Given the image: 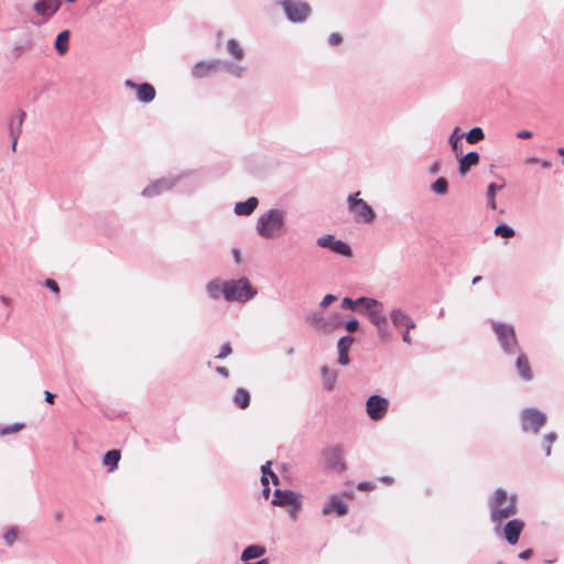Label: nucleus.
Instances as JSON below:
<instances>
[{"instance_id":"f257e3e1","label":"nucleus","mask_w":564,"mask_h":564,"mask_svg":"<svg viewBox=\"0 0 564 564\" xmlns=\"http://www.w3.org/2000/svg\"><path fill=\"white\" fill-rule=\"evenodd\" d=\"M488 506L494 530L497 534H500L503 521L518 513L517 496H508L505 489L497 488L489 498Z\"/></svg>"},{"instance_id":"f03ea898","label":"nucleus","mask_w":564,"mask_h":564,"mask_svg":"<svg viewBox=\"0 0 564 564\" xmlns=\"http://www.w3.org/2000/svg\"><path fill=\"white\" fill-rule=\"evenodd\" d=\"M186 181V192H193L200 186L202 182L194 171H184L176 175H167L150 183L143 191V197H155L172 189L176 184Z\"/></svg>"},{"instance_id":"7ed1b4c3","label":"nucleus","mask_w":564,"mask_h":564,"mask_svg":"<svg viewBox=\"0 0 564 564\" xmlns=\"http://www.w3.org/2000/svg\"><path fill=\"white\" fill-rule=\"evenodd\" d=\"M257 234L263 239H276L286 230V212L271 208L262 213L256 224Z\"/></svg>"},{"instance_id":"20e7f679","label":"nucleus","mask_w":564,"mask_h":564,"mask_svg":"<svg viewBox=\"0 0 564 564\" xmlns=\"http://www.w3.org/2000/svg\"><path fill=\"white\" fill-rule=\"evenodd\" d=\"M500 349L507 356H513L520 348L513 325L497 321L490 322Z\"/></svg>"},{"instance_id":"39448f33","label":"nucleus","mask_w":564,"mask_h":564,"mask_svg":"<svg viewBox=\"0 0 564 564\" xmlns=\"http://www.w3.org/2000/svg\"><path fill=\"white\" fill-rule=\"evenodd\" d=\"M258 294V290L247 278L226 280L225 300L245 304Z\"/></svg>"},{"instance_id":"423d86ee","label":"nucleus","mask_w":564,"mask_h":564,"mask_svg":"<svg viewBox=\"0 0 564 564\" xmlns=\"http://www.w3.org/2000/svg\"><path fill=\"white\" fill-rule=\"evenodd\" d=\"M359 195L360 192H357L347 197L348 210L357 223L371 224L376 218V213L367 202L358 197Z\"/></svg>"},{"instance_id":"0eeeda50","label":"nucleus","mask_w":564,"mask_h":564,"mask_svg":"<svg viewBox=\"0 0 564 564\" xmlns=\"http://www.w3.org/2000/svg\"><path fill=\"white\" fill-rule=\"evenodd\" d=\"M520 420L523 432L538 434L546 423L547 416L536 408H527L521 411Z\"/></svg>"},{"instance_id":"6e6552de","label":"nucleus","mask_w":564,"mask_h":564,"mask_svg":"<svg viewBox=\"0 0 564 564\" xmlns=\"http://www.w3.org/2000/svg\"><path fill=\"white\" fill-rule=\"evenodd\" d=\"M288 20L292 23H302L311 14L310 6L300 0H282L279 2Z\"/></svg>"},{"instance_id":"1a4fd4ad","label":"nucleus","mask_w":564,"mask_h":564,"mask_svg":"<svg viewBox=\"0 0 564 564\" xmlns=\"http://www.w3.org/2000/svg\"><path fill=\"white\" fill-rule=\"evenodd\" d=\"M322 458L325 467L334 473H344L346 470V464L344 462V447L343 445H333L324 448L322 452Z\"/></svg>"},{"instance_id":"9d476101","label":"nucleus","mask_w":564,"mask_h":564,"mask_svg":"<svg viewBox=\"0 0 564 564\" xmlns=\"http://www.w3.org/2000/svg\"><path fill=\"white\" fill-rule=\"evenodd\" d=\"M316 245L321 248H326L332 250L333 252L344 256L351 257L352 250L350 246L339 239H336L334 235L328 234L316 239Z\"/></svg>"},{"instance_id":"9b49d317","label":"nucleus","mask_w":564,"mask_h":564,"mask_svg":"<svg viewBox=\"0 0 564 564\" xmlns=\"http://www.w3.org/2000/svg\"><path fill=\"white\" fill-rule=\"evenodd\" d=\"M389 408V402L386 398H382L380 395H371L368 398L366 402V411L367 414L372 419L373 421L381 420Z\"/></svg>"},{"instance_id":"f8f14e48","label":"nucleus","mask_w":564,"mask_h":564,"mask_svg":"<svg viewBox=\"0 0 564 564\" xmlns=\"http://www.w3.org/2000/svg\"><path fill=\"white\" fill-rule=\"evenodd\" d=\"M524 521L522 519H511L503 525L501 524L500 534L502 533L505 540L514 545L518 543L521 532L524 529Z\"/></svg>"},{"instance_id":"ddd939ff","label":"nucleus","mask_w":564,"mask_h":564,"mask_svg":"<svg viewBox=\"0 0 564 564\" xmlns=\"http://www.w3.org/2000/svg\"><path fill=\"white\" fill-rule=\"evenodd\" d=\"M338 317L339 315H336L330 321H327L325 319L323 313L315 312L312 315L307 316L306 319L307 322L311 323L312 326L315 327V329L323 333H329L341 325V321H339Z\"/></svg>"},{"instance_id":"4468645a","label":"nucleus","mask_w":564,"mask_h":564,"mask_svg":"<svg viewBox=\"0 0 564 564\" xmlns=\"http://www.w3.org/2000/svg\"><path fill=\"white\" fill-rule=\"evenodd\" d=\"M221 59L199 61L192 68V76L196 79L205 78L220 70Z\"/></svg>"},{"instance_id":"2eb2a0df","label":"nucleus","mask_w":564,"mask_h":564,"mask_svg":"<svg viewBox=\"0 0 564 564\" xmlns=\"http://www.w3.org/2000/svg\"><path fill=\"white\" fill-rule=\"evenodd\" d=\"M126 87L135 89L137 98L140 102L149 104L155 98V88L149 83L137 84L131 79H126Z\"/></svg>"},{"instance_id":"dca6fc26","label":"nucleus","mask_w":564,"mask_h":564,"mask_svg":"<svg viewBox=\"0 0 564 564\" xmlns=\"http://www.w3.org/2000/svg\"><path fill=\"white\" fill-rule=\"evenodd\" d=\"M390 321L395 329H413L416 324L413 318L401 308H392L389 314Z\"/></svg>"},{"instance_id":"f3484780","label":"nucleus","mask_w":564,"mask_h":564,"mask_svg":"<svg viewBox=\"0 0 564 564\" xmlns=\"http://www.w3.org/2000/svg\"><path fill=\"white\" fill-rule=\"evenodd\" d=\"M61 3V0H37L33 4V10L46 21L58 11Z\"/></svg>"},{"instance_id":"a211bd4d","label":"nucleus","mask_w":564,"mask_h":564,"mask_svg":"<svg viewBox=\"0 0 564 564\" xmlns=\"http://www.w3.org/2000/svg\"><path fill=\"white\" fill-rule=\"evenodd\" d=\"M514 355H517L516 369L519 378L527 382L531 381L533 379V373L528 356L522 351V349H519Z\"/></svg>"},{"instance_id":"6ab92c4d","label":"nucleus","mask_w":564,"mask_h":564,"mask_svg":"<svg viewBox=\"0 0 564 564\" xmlns=\"http://www.w3.org/2000/svg\"><path fill=\"white\" fill-rule=\"evenodd\" d=\"M368 304L370 305H367V314L372 325L384 324V322H388L382 302L368 301Z\"/></svg>"},{"instance_id":"aec40b11","label":"nucleus","mask_w":564,"mask_h":564,"mask_svg":"<svg viewBox=\"0 0 564 564\" xmlns=\"http://www.w3.org/2000/svg\"><path fill=\"white\" fill-rule=\"evenodd\" d=\"M26 118L24 110H19L17 116H12L8 120V133L10 139H19L22 134L23 122Z\"/></svg>"},{"instance_id":"412c9836","label":"nucleus","mask_w":564,"mask_h":564,"mask_svg":"<svg viewBox=\"0 0 564 564\" xmlns=\"http://www.w3.org/2000/svg\"><path fill=\"white\" fill-rule=\"evenodd\" d=\"M226 280L214 279L206 284V293L210 300L217 301L221 296L225 299Z\"/></svg>"},{"instance_id":"4be33fe9","label":"nucleus","mask_w":564,"mask_h":564,"mask_svg":"<svg viewBox=\"0 0 564 564\" xmlns=\"http://www.w3.org/2000/svg\"><path fill=\"white\" fill-rule=\"evenodd\" d=\"M333 511H335L338 516H345L348 511V507L337 496H332L329 501L323 507L322 513L327 516Z\"/></svg>"},{"instance_id":"5701e85b","label":"nucleus","mask_w":564,"mask_h":564,"mask_svg":"<svg viewBox=\"0 0 564 564\" xmlns=\"http://www.w3.org/2000/svg\"><path fill=\"white\" fill-rule=\"evenodd\" d=\"M296 499H297V496L294 491L276 489L274 491V498L272 500V505L279 506V507H286V506L293 505Z\"/></svg>"},{"instance_id":"b1692460","label":"nucleus","mask_w":564,"mask_h":564,"mask_svg":"<svg viewBox=\"0 0 564 564\" xmlns=\"http://www.w3.org/2000/svg\"><path fill=\"white\" fill-rule=\"evenodd\" d=\"M259 200L257 197H249L245 202H238L235 205L234 212L238 216H249L258 207Z\"/></svg>"},{"instance_id":"393cba45","label":"nucleus","mask_w":564,"mask_h":564,"mask_svg":"<svg viewBox=\"0 0 564 564\" xmlns=\"http://www.w3.org/2000/svg\"><path fill=\"white\" fill-rule=\"evenodd\" d=\"M479 162V154L476 151H470L458 160V171L460 174H466L473 165Z\"/></svg>"},{"instance_id":"a878e982","label":"nucleus","mask_w":564,"mask_h":564,"mask_svg":"<svg viewBox=\"0 0 564 564\" xmlns=\"http://www.w3.org/2000/svg\"><path fill=\"white\" fill-rule=\"evenodd\" d=\"M69 37L70 32L68 30H64L57 34L54 46L59 55H65L68 52Z\"/></svg>"},{"instance_id":"bb28decb","label":"nucleus","mask_w":564,"mask_h":564,"mask_svg":"<svg viewBox=\"0 0 564 564\" xmlns=\"http://www.w3.org/2000/svg\"><path fill=\"white\" fill-rule=\"evenodd\" d=\"M265 553V547L259 544H251L247 546L241 553V560L247 562L253 558L261 557Z\"/></svg>"},{"instance_id":"cd10ccee","label":"nucleus","mask_w":564,"mask_h":564,"mask_svg":"<svg viewBox=\"0 0 564 564\" xmlns=\"http://www.w3.org/2000/svg\"><path fill=\"white\" fill-rule=\"evenodd\" d=\"M232 401L239 409H247L250 404V393L245 388H238Z\"/></svg>"},{"instance_id":"c85d7f7f","label":"nucleus","mask_w":564,"mask_h":564,"mask_svg":"<svg viewBox=\"0 0 564 564\" xmlns=\"http://www.w3.org/2000/svg\"><path fill=\"white\" fill-rule=\"evenodd\" d=\"M220 70H226L227 73L231 74L236 78H241L246 74V67L239 64H235L232 62L228 61H221V68Z\"/></svg>"},{"instance_id":"c756f323","label":"nucleus","mask_w":564,"mask_h":564,"mask_svg":"<svg viewBox=\"0 0 564 564\" xmlns=\"http://www.w3.org/2000/svg\"><path fill=\"white\" fill-rule=\"evenodd\" d=\"M322 377H323L324 389H326L327 391H332L336 383L337 373L335 371L328 369V367L323 366L322 367Z\"/></svg>"},{"instance_id":"7c9ffc66","label":"nucleus","mask_w":564,"mask_h":564,"mask_svg":"<svg viewBox=\"0 0 564 564\" xmlns=\"http://www.w3.org/2000/svg\"><path fill=\"white\" fill-rule=\"evenodd\" d=\"M458 132L459 128L456 127L448 139L452 150L457 156L463 154V144L460 142V139L464 137V133L459 134Z\"/></svg>"},{"instance_id":"2f4dec72","label":"nucleus","mask_w":564,"mask_h":564,"mask_svg":"<svg viewBox=\"0 0 564 564\" xmlns=\"http://www.w3.org/2000/svg\"><path fill=\"white\" fill-rule=\"evenodd\" d=\"M119 460L120 452L117 449H111L104 456L102 464L108 467L109 471H113L118 467Z\"/></svg>"},{"instance_id":"473e14b6","label":"nucleus","mask_w":564,"mask_h":564,"mask_svg":"<svg viewBox=\"0 0 564 564\" xmlns=\"http://www.w3.org/2000/svg\"><path fill=\"white\" fill-rule=\"evenodd\" d=\"M502 188H503V185H497L495 183H490L487 186V193H486V195H487V206L491 210H496L497 209L496 193L498 191H501Z\"/></svg>"},{"instance_id":"72a5a7b5","label":"nucleus","mask_w":564,"mask_h":564,"mask_svg":"<svg viewBox=\"0 0 564 564\" xmlns=\"http://www.w3.org/2000/svg\"><path fill=\"white\" fill-rule=\"evenodd\" d=\"M227 50L230 55H232L236 59H242L245 57V51L239 42L235 39H230L227 42Z\"/></svg>"},{"instance_id":"f704fd0d","label":"nucleus","mask_w":564,"mask_h":564,"mask_svg":"<svg viewBox=\"0 0 564 564\" xmlns=\"http://www.w3.org/2000/svg\"><path fill=\"white\" fill-rule=\"evenodd\" d=\"M377 330V336L381 341H389L392 338V332L388 325V322L384 324L373 325Z\"/></svg>"},{"instance_id":"c9c22d12","label":"nucleus","mask_w":564,"mask_h":564,"mask_svg":"<svg viewBox=\"0 0 564 564\" xmlns=\"http://www.w3.org/2000/svg\"><path fill=\"white\" fill-rule=\"evenodd\" d=\"M431 191L438 195H445L448 192V182L445 177H438L431 185Z\"/></svg>"},{"instance_id":"e433bc0d","label":"nucleus","mask_w":564,"mask_h":564,"mask_svg":"<svg viewBox=\"0 0 564 564\" xmlns=\"http://www.w3.org/2000/svg\"><path fill=\"white\" fill-rule=\"evenodd\" d=\"M466 141L469 143V144H475L479 141H481L484 138H485V134H484V131L481 128L479 127H475L473 129H470L467 133H466Z\"/></svg>"},{"instance_id":"4c0bfd02","label":"nucleus","mask_w":564,"mask_h":564,"mask_svg":"<svg viewBox=\"0 0 564 564\" xmlns=\"http://www.w3.org/2000/svg\"><path fill=\"white\" fill-rule=\"evenodd\" d=\"M494 234L496 236L507 238V239L512 238L516 235L514 229L511 228L510 226H508L507 224L498 225L495 228Z\"/></svg>"},{"instance_id":"58836bf2","label":"nucleus","mask_w":564,"mask_h":564,"mask_svg":"<svg viewBox=\"0 0 564 564\" xmlns=\"http://www.w3.org/2000/svg\"><path fill=\"white\" fill-rule=\"evenodd\" d=\"M557 435L555 432L546 433L543 437V447L545 452V456L551 455V446L556 441Z\"/></svg>"},{"instance_id":"ea45409f","label":"nucleus","mask_w":564,"mask_h":564,"mask_svg":"<svg viewBox=\"0 0 564 564\" xmlns=\"http://www.w3.org/2000/svg\"><path fill=\"white\" fill-rule=\"evenodd\" d=\"M352 343H354V337L350 335L340 337L337 343L338 351L348 352Z\"/></svg>"},{"instance_id":"a19ab883","label":"nucleus","mask_w":564,"mask_h":564,"mask_svg":"<svg viewBox=\"0 0 564 564\" xmlns=\"http://www.w3.org/2000/svg\"><path fill=\"white\" fill-rule=\"evenodd\" d=\"M270 465H271V463L267 462L264 465L261 466V471H262L261 482L264 487L262 490V495L264 496V498H269V496H270V488L268 487L269 480L267 478V467Z\"/></svg>"},{"instance_id":"79ce46f5","label":"nucleus","mask_w":564,"mask_h":564,"mask_svg":"<svg viewBox=\"0 0 564 564\" xmlns=\"http://www.w3.org/2000/svg\"><path fill=\"white\" fill-rule=\"evenodd\" d=\"M22 427H23L22 423H14V424H11V425H6V426L0 429V434L1 435H8V434H11V433L18 432Z\"/></svg>"},{"instance_id":"37998d69","label":"nucleus","mask_w":564,"mask_h":564,"mask_svg":"<svg viewBox=\"0 0 564 564\" xmlns=\"http://www.w3.org/2000/svg\"><path fill=\"white\" fill-rule=\"evenodd\" d=\"M17 538H18V531L14 528H11L10 530H8L3 535V539L8 545H12L14 543V541L17 540Z\"/></svg>"},{"instance_id":"c03bdc74","label":"nucleus","mask_w":564,"mask_h":564,"mask_svg":"<svg viewBox=\"0 0 564 564\" xmlns=\"http://www.w3.org/2000/svg\"><path fill=\"white\" fill-rule=\"evenodd\" d=\"M232 349H231V345L230 343H225L221 347H220V350L219 352L216 355V358L217 359H224L226 358L227 356H229L231 354Z\"/></svg>"},{"instance_id":"a18cd8bd","label":"nucleus","mask_w":564,"mask_h":564,"mask_svg":"<svg viewBox=\"0 0 564 564\" xmlns=\"http://www.w3.org/2000/svg\"><path fill=\"white\" fill-rule=\"evenodd\" d=\"M341 307L344 310L355 311L357 307L356 300H351L350 297H344L341 301Z\"/></svg>"},{"instance_id":"49530a36","label":"nucleus","mask_w":564,"mask_h":564,"mask_svg":"<svg viewBox=\"0 0 564 564\" xmlns=\"http://www.w3.org/2000/svg\"><path fill=\"white\" fill-rule=\"evenodd\" d=\"M337 300V296L336 295H333V294H327L323 297V300L321 301L319 303V306L322 308H326L328 305H330L333 302H335Z\"/></svg>"},{"instance_id":"de8ad7c7","label":"nucleus","mask_w":564,"mask_h":564,"mask_svg":"<svg viewBox=\"0 0 564 564\" xmlns=\"http://www.w3.org/2000/svg\"><path fill=\"white\" fill-rule=\"evenodd\" d=\"M341 42H343V37H341V35L339 33H332L328 36V44L330 46L339 45Z\"/></svg>"},{"instance_id":"09e8293b","label":"nucleus","mask_w":564,"mask_h":564,"mask_svg":"<svg viewBox=\"0 0 564 564\" xmlns=\"http://www.w3.org/2000/svg\"><path fill=\"white\" fill-rule=\"evenodd\" d=\"M44 286H46L47 289H50L52 292H54L55 294H58L59 293V288H58V284L52 280V279H46L44 281Z\"/></svg>"},{"instance_id":"8fccbe9b","label":"nucleus","mask_w":564,"mask_h":564,"mask_svg":"<svg viewBox=\"0 0 564 564\" xmlns=\"http://www.w3.org/2000/svg\"><path fill=\"white\" fill-rule=\"evenodd\" d=\"M345 327L349 333H354L358 329L359 322L356 318H351L348 322H346Z\"/></svg>"},{"instance_id":"3c124183","label":"nucleus","mask_w":564,"mask_h":564,"mask_svg":"<svg viewBox=\"0 0 564 564\" xmlns=\"http://www.w3.org/2000/svg\"><path fill=\"white\" fill-rule=\"evenodd\" d=\"M290 506L292 507L290 509V511H289L290 517L295 520L297 518V513L300 511L301 503L296 499L295 502L293 505H290Z\"/></svg>"},{"instance_id":"603ef678","label":"nucleus","mask_w":564,"mask_h":564,"mask_svg":"<svg viewBox=\"0 0 564 564\" xmlns=\"http://www.w3.org/2000/svg\"><path fill=\"white\" fill-rule=\"evenodd\" d=\"M350 361L348 352L346 351H338V364L341 366L348 365Z\"/></svg>"},{"instance_id":"864d4df0","label":"nucleus","mask_w":564,"mask_h":564,"mask_svg":"<svg viewBox=\"0 0 564 564\" xmlns=\"http://www.w3.org/2000/svg\"><path fill=\"white\" fill-rule=\"evenodd\" d=\"M400 330H401V336H402L403 343H405L406 345H412V337L410 335L411 329L402 328Z\"/></svg>"},{"instance_id":"5fc2aeb1","label":"nucleus","mask_w":564,"mask_h":564,"mask_svg":"<svg viewBox=\"0 0 564 564\" xmlns=\"http://www.w3.org/2000/svg\"><path fill=\"white\" fill-rule=\"evenodd\" d=\"M368 301H377L376 299H371V297H366V296H360L356 300V303H357V306L358 305H362L365 311L367 312V305L368 304Z\"/></svg>"},{"instance_id":"6e6d98bb","label":"nucleus","mask_w":564,"mask_h":564,"mask_svg":"<svg viewBox=\"0 0 564 564\" xmlns=\"http://www.w3.org/2000/svg\"><path fill=\"white\" fill-rule=\"evenodd\" d=\"M533 554V551L531 549H528V550H524L522 552L519 553V558L520 560H529Z\"/></svg>"},{"instance_id":"4d7b16f0","label":"nucleus","mask_w":564,"mask_h":564,"mask_svg":"<svg viewBox=\"0 0 564 564\" xmlns=\"http://www.w3.org/2000/svg\"><path fill=\"white\" fill-rule=\"evenodd\" d=\"M357 488H358L359 490H370V489H373V488H375V486H373V484H371V482L364 481V482H359V484L357 485Z\"/></svg>"},{"instance_id":"13d9d810","label":"nucleus","mask_w":564,"mask_h":564,"mask_svg":"<svg viewBox=\"0 0 564 564\" xmlns=\"http://www.w3.org/2000/svg\"><path fill=\"white\" fill-rule=\"evenodd\" d=\"M532 137V132L529 130H521L517 132V138L519 139H530Z\"/></svg>"},{"instance_id":"bf43d9fd","label":"nucleus","mask_w":564,"mask_h":564,"mask_svg":"<svg viewBox=\"0 0 564 564\" xmlns=\"http://www.w3.org/2000/svg\"><path fill=\"white\" fill-rule=\"evenodd\" d=\"M268 476H270V477H271L272 482H273L274 485H278V484H279V478H278V476H276L274 473H272V471L270 470V466H268V467H267V477H268Z\"/></svg>"},{"instance_id":"052dcab7","label":"nucleus","mask_w":564,"mask_h":564,"mask_svg":"<svg viewBox=\"0 0 564 564\" xmlns=\"http://www.w3.org/2000/svg\"><path fill=\"white\" fill-rule=\"evenodd\" d=\"M441 170V163L440 162H434L431 166H430V173L431 174H436L438 173Z\"/></svg>"},{"instance_id":"680f3d73","label":"nucleus","mask_w":564,"mask_h":564,"mask_svg":"<svg viewBox=\"0 0 564 564\" xmlns=\"http://www.w3.org/2000/svg\"><path fill=\"white\" fill-rule=\"evenodd\" d=\"M216 371H217L220 376H223V377H225V378H227V377L229 376V371H228V369H227L226 367L218 366V367L216 368Z\"/></svg>"},{"instance_id":"e2e57ef3","label":"nucleus","mask_w":564,"mask_h":564,"mask_svg":"<svg viewBox=\"0 0 564 564\" xmlns=\"http://www.w3.org/2000/svg\"><path fill=\"white\" fill-rule=\"evenodd\" d=\"M44 395H45V401L47 403H53L54 402V399H55V394H53L52 392L50 391H45L44 392Z\"/></svg>"},{"instance_id":"0e129e2a","label":"nucleus","mask_w":564,"mask_h":564,"mask_svg":"<svg viewBox=\"0 0 564 564\" xmlns=\"http://www.w3.org/2000/svg\"><path fill=\"white\" fill-rule=\"evenodd\" d=\"M525 164H539L540 159L536 156H530L525 159Z\"/></svg>"},{"instance_id":"69168bd1","label":"nucleus","mask_w":564,"mask_h":564,"mask_svg":"<svg viewBox=\"0 0 564 564\" xmlns=\"http://www.w3.org/2000/svg\"><path fill=\"white\" fill-rule=\"evenodd\" d=\"M63 517H64V513H63V511H61V510H59V511H56V512L54 513V519H55V521H56V522L62 521Z\"/></svg>"},{"instance_id":"338daca9","label":"nucleus","mask_w":564,"mask_h":564,"mask_svg":"<svg viewBox=\"0 0 564 564\" xmlns=\"http://www.w3.org/2000/svg\"><path fill=\"white\" fill-rule=\"evenodd\" d=\"M539 164H540L543 169H550V167H551V162H550V161H547V160H541V159H540Z\"/></svg>"},{"instance_id":"774afa93","label":"nucleus","mask_w":564,"mask_h":564,"mask_svg":"<svg viewBox=\"0 0 564 564\" xmlns=\"http://www.w3.org/2000/svg\"><path fill=\"white\" fill-rule=\"evenodd\" d=\"M380 480L387 485H391L393 482V479L389 476H384Z\"/></svg>"}]
</instances>
